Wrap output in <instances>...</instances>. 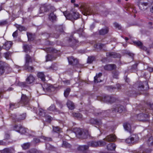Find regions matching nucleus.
<instances>
[{"mask_svg": "<svg viewBox=\"0 0 153 153\" xmlns=\"http://www.w3.org/2000/svg\"><path fill=\"white\" fill-rule=\"evenodd\" d=\"M25 62L24 67L25 70L28 71L32 72L34 71V68L31 66L29 65L30 63L32 62V58L29 55L26 54L25 57Z\"/></svg>", "mask_w": 153, "mask_h": 153, "instance_id": "f257e3e1", "label": "nucleus"}, {"mask_svg": "<svg viewBox=\"0 0 153 153\" xmlns=\"http://www.w3.org/2000/svg\"><path fill=\"white\" fill-rule=\"evenodd\" d=\"M139 137L136 134H132L126 140V142L128 144H133L136 143L139 140Z\"/></svg>", "mask_w": 153, "mask_h": 153, "instance_id": "f03ea898", "label": "nucleus"}, {"mask_svg": "<svg viewBox=\"0 0 153 153\" xmlns=\"http://www.w3.org/2000/svg\"><path fill=\"white\" fill-rule=\"evenodd\" d=\"M106 144L105 142L102 141L96 142L92 141L88 143V145L89 146L95 147L98 146H102L105 145Z\"/></svg>", "mask_w": 153, "mask_h": 153, "instance_id": "7ed1b4c3", "label": "nucleus"}, {"mask_svg": "<svg viewBox=\"0 0 153 153\" xmlns=\"http://www.w3.org/2000/svg\"><path fill=\"white\" fill-rule=\"evenodd\" d=\"M125 109L123 106L120 105H118L114 106L112 108V110L113 112H119L120 113H121L125 110Z\"/></svg>", "mask_w": 153, "mask_h": 153, "instance_id": "20e7f679", "label": "nucleus"}, {"mask_svg": "<svg viewBox=\"0 0 153 153\" xmlns=\"http://www.w3.org/2000/svg\"><path fill=\"white\" fill-rule=\"evenodd\" d=\"M102 101L111 103H113L116 100L114 97L110 96H104L102 97Z\"/></svg>", "mask_w": 153, "mask_h": 153, "instance_id": "39448f33", "label": "nucleus"}, {"mask_svg": "<svg viewBox=\"0 0 153 153\" xmlns=\"http://www.w3.org/2000/svg\"><path fill=\"white\" fill-rule=\"evenodd\" d=\"M14 129L21 134H25L26 132V129L20 125H15L14 126Z\"/></svg>", "mask_w": 153, "mask_h": 153, "instance_id": "423d86ee", "label": "nucleus"}, {"mask_svg": "<svg viewBox=\"0 0 153 153\" xmlns=\"http://www.w3.org/2000/svg\"><path fill=\"white\" fill-rule=\"evenodd\" d=\"M30 98L26 95L22 94L21 97V103L24 105L27 104L30 101Z\"/></svg>", "mask_w": 153, "mask_h": 153, "instance_id": "0eeeda50", "label": "nucleus"}, {"mask_svg": "<svg viewBox=\"0 0 153 153\" xmlns=\"http://www.w3.org/2000/svg\"><path fill=\"white\" fill-rule=\"evenodd\" d=\"M138 117L140 121H146L149 120V116L147 114L142 113L138 115Z\"/></svg>", "mask_w": 153, "mask_h": 153, "instance_id": "6e6552de", "label": "nucleus"}, {"mask_svg": "<svg viewBox=\"0 0 153 153\" xmlns=\"http://www.w3.org/2000/svg\"><path fill=\"white\" fill-rule=\"evenodd\" d=\"M89 149L88 145L79 146L77 148L78 150L81 151L83 153H86Z\"/></svg>", "mask_w": 153, "mask_h": 153, "instance_id": "1a4fd4ad", "label": "nucleus"}, {"mask_svg": "<svg viewBox=\"0 0 153 153\" xmlns=\"http://www.w3.org/2000/svg\"><path fill=\"white\" fill-rule=\"evenodd\" d=\"M68 59L69 64L73 65H76L78 63V60L76 58H74L73 56L68 57Z\"/></svg>", "mask_w": 153, "mask_h": 153, "instance_id": "9d476101", "label": "nucleus"}, {"mask_svg": "<svg viewBox=\"0 0 153 153\" xmlns=\"http://www.w3.org/2000/svg\"><path fill=\"white\" fill-rule=\"evenodd\" d=\"M63 14L66 18L70 20L74 19L72 11H71L70 13L67 11L63 12Z\"/></svg>", "mask_w": 153, "mask_h": 153, "instance_id": "9b49d317", "label": "nucleus"}, {"mask_svg": "<svg viewBox=\"0 0 153 153\" xmlns=\"http://www.w3.org/2000/svg\"><path fill=\"white\" fill-rule=\"evenodd\" d=\"M123 127L127 131L130 133H131L133 131L132 129L131 125L128 123L126 122L124 123Z\"/></svg>", "mask_w": 153, "mask_h": 153, "instance_id": "f8f14e48", "label": "nucleus"}, {"mask_svg": "<svg viewBox=\"0 0 153 153\" xmlns=\"http://www.w3.org/2000/svg\"><path fill=\"white\" fill-rule=\"evenodd\" d=\"M116 65L114 64H107L104 66L105 70L107 71H111L115 69Z\"/></svg>", "mask_w": 153, "mask_h": 153, "instance_id": "ddd939ff", "label": "nucleus"}, {"mask_svg": "<svg viewBox=\"0 0 153 153\" xmlns=\"http://www.w3.org/2000/svg\"><path fill=\"white\" fill-rule=\"evenodd\" d=\"M74 131L76 135V136L80 138L81 137L82 134L83 133V131L82 130L79 128H76L74 129Z\"/></svg>", "mask_w": 153, "mask_h": 153, "instance_id": "4468645a", "label": "nucleus"}, {"mask_svg": "<svg viewBox=\"0 0 153 153\" xmlns=\"http://www.w3.org/2000/svg\"><path fill=\"white\" fill-rule=\"evenodd\" d=\"M35 80V78L31 74H30L28 76L26 79V83L28 84H30L32 83Z\"/></svg>", "mask_w": 153, "mask_h": 153, "instance_id": "2eb2a0df", "label": "nucleus"}, {"mask_svg": "<svg viewBox=\"0 0 153 153\" xmlns=\"http://www.w3.org/2000/svg\"><path fill=\"white\" fill-rule=\"evenodd\" d=\"M116 138L115 135L110 134L107 136L104 140L108 142H112L115 140Z\"/></svg>", "mask_w": 153, "mask_h": 153, "instance_id": "dca6fc26", "label": "nucleus"}, {"mask_svg": "<svg viewBox=\"0 0 153 153\" xmlns=\"http://www.w3.org/2000/svg\"><path fill=\"white\" fill-rule=\"evenodd\" d=\"M134 43L135 45H137L139 46L141 49L145 51H146L147 50V48L143 46V44L140 41H135L134 42Z\"/></svg>", "mask_w": 153, "mask_h": 153, "instance_id": "f3484780", "label": "nucleus"}, {"mask_svg": "<svg viewBox=\"0 0 153 153\" xmlns=\"http://www.w3.org/2000/svg\"><path fill=\"white\" fill-rule=\"evenodd\" d=\"M12 45V43L11 42H6L3 45L2 48L3 49H5L6 50H8L10 49Z\"/></svg>", "mask_w": 153, "mask_h": 153, "instance_id": "a211bd4d", "label": "nucleus"}, {"mask_svg": "<svg viewBox=\"0 0 153 153\" xmlns=\"http://www.w3.org/2000/svg\"><path fill=\"white\" fill-rule=\"evenodd\" d=\"M77 42V41L72 36H70L68 40L69 45L72 46L75 45Z\"/></svg>", "mask_w": 153, "mask_h": 153, "instance_id": "6ab92c4d", "label": "nucleus"}, {"mask_svg": "<svg viewBox=\"0 0 153 153\" xmlns=\"http://www.w3.org/2000/svg\"><path fill=\"white\" fill-rule=\"evenodd\" d=\"M106 55L107 56H110L113 58L119 57L120 56L119 54L114 52L107 53H106Z\"/></svg>", "mask_w": 153, "mask_h": 153, "instance_id": "aec40b11", "label": "nucleus"}, {"mask_svg": "<svg viewBox=\"0 0 153 153\" xmlns=\"http://www.w3.org/2000/svg\"><path fill=\"white\" fill-rule=\"evenodd\" d=\"M66 104L68 108L71 110H73L75 108L74 104L70 100H68V101Z\"/></svg>", "mask_w": 153, "mask_h": 153, "instance_id": "412c9836", "label": "nucleus"}, {"mask_svg": "<svg viewBox=\"0 0 153 153\" xmlns=\"http://www.w3.org/2000/svg\"><path fill=\"white\" fill-rule=\"evenodd\" d=\"M108 28L107 27H105L100 30L99 31V33L100 35H104L108 32Z\"/></svg>", "mask_w": 153, "mask_h": 153, "instance_id": "4be33fe9", "label": "nucleus"}, {"mask_svg": "<svg viewBox=\"0 0 153 153\" xmlns=\"http://www.w3.org/2000/svg\"><path fill=\"white\" fill-rule=\"evenodd\" d=\"M90 135L89 134L88 132L87 131H83V133L81 135V137L79 138H82L83 139H86L88 137H90Z\"/></svg>", "mask_w": 153, "mask_h": 153, "instance_id": "5701e85b", "label": "nucleus"}, {"mask_svg": "<svg viewBox=\"0 0 153 153\" xmlns=\"http://www.w3.org/2000/svg\"><path fill=\"white\" fill-rule=\"evenodd\" d=\"M107 148L108 150L111 151L115 150L116 148V145L113 143H111L108 144L107 146Z\"/></svg>", "mask_w": 153, "mask_h": 153, "instance_id": "b1692460", "label": "nucleus"}, {"mask_svg": "<svg viewBox=\"0 0 153 153\" xmlns=\"http://www.w3.org/2000/svg\"><path fill=\"white\" fill-rule=\"evenodd\" d=\"M50 6H47L45 5H44L40 8V10L41 11V13H43L44 12H46L48 11L49 9Z\"/></svg>", "mask_w": 153, "mask_h": 153, "instance_id": "393cba45", "label": "nucleus"}, {"mask_svg": "<svg viewBox=\"0 0 153 153\" xmlns=\"http://www.w3.org/2000/svg\"><path fill=\"white\" fill-rule=\"evenodd\" d=\"M102 76V74L101 73L97 74L94 77V82L95 83H98L101 82L102 81L100 79V80L98 79L100 78V77Z\"/></svg>", "mask_w": 153, "mask_h": 153, "instance_id": "a878e982", "label": "nucleus"}, {"mask_svg": "<svg viewBox=\"0 0 153 153\" xmlns=\"http://www.w3.org/2000/svg\"><path fill=\"white\" fill-rule=\"evenodd\" d=\"M48 110L50 111H54L55 112L60 113V111L57 110L54 105H51L48 108Z\"/></svg>", "mask_w": 153, "mask_h": 153, "instance_id": "bb28decb", "label": "nucleus"}, {"mask_svg": "<svg viewBox=\"0 0 153 153\" xmlns=\"http://www.w3.org/2000/svg\"><path fill=\"white\" fill-rule=\"evenodd\" d=\"M90 122L91 124H95L98 125H100L101 124L102 122L101 120H99L97 119H92L90 120Z\"/></svg>", "mask_w": 153, "mask_h": 153, "instance_id": "cd10ccee", "label": "nucleus"}, {"mask_svg": "<svg viewBox=\"0 0 153 153\" xmlns=\"http://www.w3.org/2000/svg\"><path fill=\"white\" fill-rule=\"evenodd\" d=\"M49 18L50 20L53 21L56 20V16L53 12H52L49 15Z\"/></svg>", "mask_w": 153, "mask_h": 153, "instance_id": "c85d7f7f", "label": "nucleus"}, {"mask_svg": "<svg viewBox=\"0 0 153 153\" xmlns=\"http://www.w3.org/2000/svg\"><path fill=\"white\" fill-rule=\"evenodd\" d=\"M36 113L39 116L44 117L45 115V113L44 110L42 108H39L38 111L36 112Z\"/></svg>", "mask_w": 153, "mask_h": 153, "instance_id": "c756f323", "label": "nucleus"}, {"mask_svg": "<svg viewBox=\"0 0 153 153\" xmlns=\"http://www.w3.org/2000/svg\"><path fill=\"white\" fill-rule=\"evenodd\" d=\"M37 76L38 77L41 79L43 81L45 80V76L44 74L42 72H39L38 73Z\"/></svg>", "mask_w": 153, "mask_h": 153, "instance_id": "7c9ffc66", "label": "nucleus"}, {"mask_svg": "<svg viewBox=\"0 0 153 153\" xmlns=\"http://www.w3.org/2000/svg\"><path fill=\"white\" fill-rule=\"evenodd\" d=\"M151 150L150 149H144L143 150L141 149L136 152L134 153H150Z\"/></svg>", "mask_w": 153, "mask_h": 153, "instance_id": "2f4dec72", "label": "nucleus"}, {"mask_svg": "<svg viewBox=\"0 0 153 153\" xmlns=\"http://www.w3.org/2000/svg\"><path fill=\"white\" fill-rule=\"evenodd\" d=\"M143 2L140 3L141 5L143 6H146L149 3H151L152 0H143Z\"/></svg>", "mask_w": 153, "mask_h": 153, "instance_id": "473e14b6", "label": "nucleus"}, {"mask_svg": "<svg viewBox=\"0 0 153 153\" xmlns=\"http://www.w3.org/2000/svg\"><path fill=\"white\" fill-rule=\"evenodd\" d=\"M63 147H64L66 148H69L71 147V144L68 143L67 142L65 141H63V144L62 146Z\"/></svg>", "mask_w": 153, "mask_h": 153, "instance_id": "72a5a7b5", "label": "nucleus"}, {"mask_svg": "<svg viewBox=\"0 0 153 153\" xmlns=\"http://www.w3.org/2000/svg\"><path fill=\"white\" fill-rule=\"evenodd\" d=\"M26 117V114L25 113H22L18 116V120L19 121L21 120H24L25 119Z\"/></svg>", "mask_w": 153, "mask_h": 153, "instance_id": "f704fd0d", "label": "nucleus"}, {"mask_svg": "<svg viewBox=\"0 0 153 153\" xmlns=\"http://www.w3.org/2000/svg\"><path fill=\"white\" fill-rule=\"evenodd\" d=\"M147 143L149 146L153 145V137L152 136L150 137L147 141Z\"/></svg>", "mask_w": 153, "mask_h": 153, "instance_id": "c9c22d12", "label": "nucleus"}, {"mask_svg": "<svg viewBox=\"0 0 153 153\" xmlns=\"http://www.w3.org/2000/svg\"><path fill=\"white\" fill-rule=\"evenodd\" d=\"M46 149L49 150H55L56 149L54 146L48 143L46 144Z\"/></svg>", "mask_w": 153, "mask_h": 153, "instance_id": "e433bc0d", "label": "nucleus"}, {"mask_svg": "<svg viewBox=\"0 0 153 153\" xmlns=\"http://www.w3.org/2000/svg\"><path fill=\"white\" fill-rule=\"evenodd\" d=\"M11 150L9 148H6L0 151V153H11Z\"/></svg>", "mask_w": 153, "mask_h": 153, "instance_id": "4c0bfd02", "label": "nucleus"}, {"mask_svg": "<svg viewBox=\"0 0 153 153\" xmlns=\"http://www.w3.org/2000/svg\"><path fill=\"white\" fill-rule=\"evenodd\" d=\"M55 88L53 86L51 85H48V87L46 88V90L48 91H54Z\"/></svg>", "mask_w": 153, "mask_h": 153, "instance_id": "58836bf2", "label": "nucleus"}, {"mask_svg": "<svg viewBox=\"0 0 153 153\" xmlns=\"http://www.w3.org/2000/svg\"><path fill=\"white\" fill-rule=\"evenodd\" d=\"M74 19L76 20L79 18V14L76 11H72Z\"/></svg>", "mask_w": 153, "mask_h": 153, "instance_id": "ea45409f", "label": "nucleus"}, {"mask_svg": "<svg viewBox=\"0 0 153 153\" xmlns=\"http://www.w3.org/2000/svg\"><path fill=\"white\" fill-rule=\"evenodd\" d=\"M30 145V143H25L22 145V147L23 149H26L29 148Z\"/></svg>", "mask_w": 153, "mask_h": 153, "instance_id": "a19ab883", "label": "nucleus"}, {"mask_svg": "<svg viewBox=\"0 0 153 153\" xmlns=\"http://www.w3.org/2000/svg\"><path fill=\"white\" fill-rule=\"evenodd\" d=\"M27 35L29 40L32 41L34 39V36L32 33H27Z\"/></svg>", "mask_w": 153, "mask_h": 153, "instance_id": "79ce46f5", "label": "nucleus"}, {"mask_svg": "<svg viewBox=\"0 0 153 153\" xmlns=\"http://www.w3.org/2000/svg\"><path fill=\"white\" fill-rule=\"evenodd\" d=\"M4 56L7 59H10L11 55V53L9 52H7L4 53Z\"/></svg>", "mask_w": 153, "mask_h": 153, "instance_id": "37998d69", "label": "nucleus"}, {"mask_svg": "<svg viewBox=\"0 0 153 153\" xmlns=\"http://www.w3.org/2000/svg\"><path fill=\"white\" fill-rule=\"evenodd\" d=\"M30 47L28 45H24L23 49L25 52H27L28 51H29L30 50Z\"/></svg>", "mask_w": 153, "mask_h": 153, "instance_id": "c03bdc74", "label": "nucleus"}, {"mask_svg": "<svg viewBox=\"0 0 153 153\" xmlns=\"http://www.w3.org/2000/svg\"><path fill=\"white\" fill-rule=\"evenodd\" d=\"M77 33L79 34V36H83V30L82 28H80L77 31Z\"/></svg>", "mask_w": 153, "mask_h": 153, "instance_id": "a18cd8bd", "label": "nucleus"}, {"mask_svg": "<svg viewBox=\"0 0 153 153\" xmlns=\"http://www.w3.org/2000/svg\"><path fill=\"white\" fill-rule=\"evenodd\" d=\"M16 27L17 29L20 31L26 30V29L25 27L20 25H17Z\"/></svg>", "mask_w": 153, "mask_h": 153, "instance_id": "49530a36", "label": "nucleus"}, {"mask_svg": "<svg viewBox=\"0 0 153 153\" xmlns=\"http://www.w3.org/2000/svg\"><path fill=\"white\" fill-rule=\"evenodd\" d=\"M126 53L130 57L131 59V61H132L133 59L134 54L129 51H127Z\"/></svg>", "mask_w": 153, "mask_h": 153, "instance_id": "de8ad7c7", "label": "nucleus"}, {"mask_svg": "<svg viewBox=\"0 0 153 153\" xmlns=\"http://www.w3.org/2000/svg\"><path fill=\"white\" fill-rule=\"evenodd\" d=\"M85 13L84 14V15H90L91 14V11L89 8H87L85 10Z\"/></svg>", "mask_w": 153, "mask_h": 153, "instance_id": "09e8293b", "label": "nucleus"}, {"mask_svg": "<svg viewBox=\"0 0 153 153\" xmlns=\"http://www.w3.org/2000/svg\"><path fill=\"white\" fill-rule=\"evenodd\" d=\"M70 91L71 89L70 88H67L64 91V95L65 97H67L68 96Z\"/></svg>", "mask_w": 153, "mask_h": 153, "instance_id": "8fccbe9b", "label": "nucleus"}, {"mask_svg": "<svg viewBox=\"0 0 153 153\" xmlns=\"http://www.w3.org/2000/svg\"><path fill=\"white\" fill-rule=\"evenodd\" d=\"M10 117L14 121H18V117H17L16 116L15 114H12Z\"/></svg>", "mask_w": 153, "mask_h": 153, "instance_id": "3c124183", "label": "nucleus"}, {"mask_svg": "<svg viewBox=\"0 0 153 153\" xmlns=\"http://www.w3.org/2000/svg\"><path fill=\"white\" fill-rule=\"evenodd\" d=\"M73 116L78 118H81L82 117V115L79 113H73Z\"/></svg>", "mask_w": 153, "mask_h": 153, "instance_id": "603ef678", "label": "nucleus"}, {"mask_svg": "<svg viewBox=\"0 0 153 153\" xmlns=\"http://www.w3.org/2000/svg\"><path fill=\"white\" fill-rule=\"evenodd\" d=\"M39 152L36 149H30L28 152V153H39Z\"/></svg>", "mask_w": 153, "mask_h": 153, "instance_id": "864d4df0", "label": "nucleus"}, {"mask_svg": "<svg viewBox=\"0 0 153 153\" xmlns=\"http://www.w3.org/2000/svg\"><path fill=\"white\" fill-rule=\"evenodd\" d=\"M19 85L22 87H24L27 86V84L26 82H19L18 83Z\"/></svg>", "mask_w": 153, "mask_h": 153, "instance_id": "5fc2aeb1", "label": "nucleus"}, {"mask_svg": "<svg viewBox=\"0 0 153 153\" xmlns=\"http://www.w3.org/2000/svg\"><path fill=\"white\" fill-rule=\"evenodd\" d=\"M17 107L16 104L14 103H11L10 104V108L12 110H13V108H16Z\"/></svg>", "mask_w": 153, "mask_h": 153, "instance_id": "6e6d98bb", "label": "nucleus"}, {"mask_svg": "<svg viewBox=\"0 0 153 153\" xmlns=\"http://www.w3.org/2000/svg\"><path fill=\"white\" fill-rule=\"evenodd\" d=\"M104 45L101 44H97L94 45V47L96 48H98V47L100 49H101L102 48L104 47Z\"/></svg>", "mask_w": 153, "mask_h": 153, "instance_id": "4d7b16f0", "label": "nucleus"}, {"mask_svg": "<svg viewBox=\"0 0 153 153\" xmlns=\"http://www.w3.org/2000/svg\"><path fill=\"white\" fill-rule=\"evenodd\" d=\"M95 58L93 56L89 57L88 59V63H91L94 60Z\"/></svg>", "mask_w": 153, "mask_h": 153, "instance_id": "13d9d810", "label": "nucleus"}, {"mask_svg": "<svg viewBox=\"0 0 153 153\" xmlns=\"http://www.w3.org/2000/svg\"><path fill=\"white\" fill-rule=\"evenodd\" d=\"M139 90L140 91H143L144 88V86L142 82H140L138 85Z\"/></svg>", "mask_w": 153, "mask_h": 153, "instance_id": "bf43d9fd", "label": "nucleus"}, {"mask_svg": "<svg viewBox=\"0 0 153 153\" xmlns=\"http://www.w3.org/2000/svg\"><path fill=\"white\" fill-rule=\"evenodd\" d=\"M5 66V63L2 61H0V68H4Z\"/></svg>", "mask_w": 153, "mask_h": 153, "instance_id": "052dcab7", "label": "nucleus"}, {"mask_svg": "<svg viewBox=\"0 0 153 153\" xmlns=\"http://www.w3.org/2000/svg\"><path fill=\"white\" fill-rule=\"evenodd\" d=\"M42 138L47 141H50L52 140V139L50 137H42Z\"/></svg>", "mask_w": 153, "mask_h": 153, "instance_id": "680f3d73", "label": "nucleus"}, {"mask_svg": "<svg viewBox=\"0 0 153 153\" xmlns=\"http://www.w3.org/2000/svg\"><path fill=\"white\" fill-rule=\"evenodd\" d=\"M60 128L58 127H53V130L55 132H57L60 131Z\"/></svg>", "mask_w": 153, "mask_h": 153, "instance_id": "e2e57ef3", "label": "nucleus"}, {"mask_svg": "<svg viewBox=\"0 0 153 153\" xmlns=\"http://www.w3.org/2000/svg\"><path fill=\"white\" fill-rule=\"evenodd\" d=\"M45 117L49 122H50L52 119V118L49 115H45Z\"/></svg>", "mask_w": 153, "mask_h": 153, "instance_id": "0e129e2a", "label": "nucleus"}, {"mask_svg": "<svg viewBox=\"0 0 153 153\" xmlns=\"http://www.w3.org/2000/svg\"><path fill=\"white\" fill-rule=\"evenodd\" d=\"M114 27L116 28H118V29H120L121 28V26L118 23H114Z\"/></svg>", "mask_w": 153, "mask_h": 153, "instance_id": "69168bd1", "label": "nucleus"}, {"mask_svg": "<svg viewBox=\"0 0 153 153\" xmlns=\"http://www.w3.org/2000/svg\"><path fill=\"white\" fill-rule=\"evenodd\" d=\"M129 10L130 11H132V12L134 13H136L137 12L136 9L135 7H131L129 9Z\"/></svg>", "mask_w": 153, "mask_h": 153, "instance_id": "338daca9", "label": "nucleus"}, {"mask_svg": "<svg viewBox=\"0 0 153 153\" xmlns=\"http://www.w3.org/2000/svg\"><path fill=\"white\" fill-rule=\"evenodd\" d=\"M7 22L6 21H3L0 22V26H3L7 24Z\"/></svg>", "mask_w": 153, "mask_h": 153, "instance_id": "774afa93", "label": "nucleus"}]
</instances>
